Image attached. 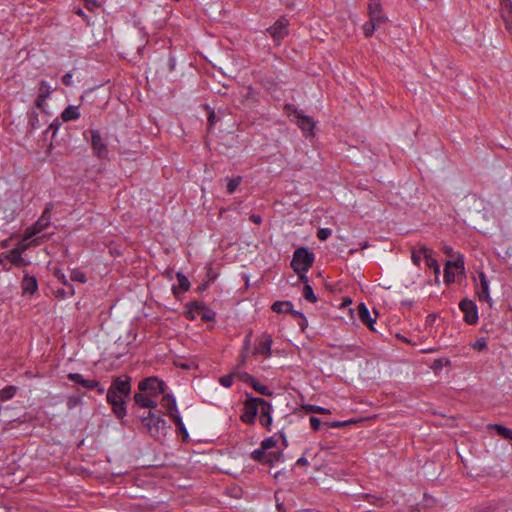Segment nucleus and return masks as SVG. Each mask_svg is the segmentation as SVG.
Here are the masks:
<instances>
[{"label": "nucleus", "mask_w": 512, "mask_h": 512, "mask_svg": "<svg viewBox=\"0 0 512 512\" xmlns=\"http://www.w3.org/2000/svg\"><path fill=\"white\" fill-rule=\"evenodd\" d=\"M460 310L464 313V320L469 325H475L478 321V310L476 304L469 299H463L459 303Z\"/></svg>", "instance_id": "obj_8"}, {"label": "nucleus", "mask_w": 512, "mask_h": 512, "mask_svg": "<svg viewBox=\"0 0 512 512\" xmlns=\"http://www.w3.org/2000/svg\"><path fill=\"white\" fill-rule=\"evenodd\" d=\"M55 276L57 277V279L64 285V286H67V285H72L71 283L68 282V280L66 279V276L63 272H61L60 270H55L54 272Z\"/></svg>", "instance_id": "obj_50"}, {"label": "nucleus", "mask_w": 512, "mask_h": 512, "mask_svg": "<svg viewBox=\"0 0 512 512\" xmlns=\"http://www.w3.org/2000/svg\"><path fill=\"white\" fill-rule=\"evenodd\" d=\"M175 59L174 57L170 54L169 55V61H168V66H169V70L170 71H173L175 69Z\"/></svg>", "instance_id": "obj_61"}, {"label": "nucleus", "mask_w": 512, "mask_h": 512, "mask_svg": "<svg viewBox=\"0 0 512 512\" xmlns=\"http://www.w3.org/2000/svg\"><path fill=\"white\" fill-rule=\"evenodd\" d=\"M489 428L496 430L497 434L504 439L512 440V430L500 424H491Z\"/></svg>", "instance_id": "obj_24"}, {"label": "nucleus", "mask_w": 512, "mask_h": 512, "mask_svg": "<svg viewBox=\"0 0 512 512\" xmlns=\"http://www.w3.org/2000/svg\"><path fill=\"white\" fill-rule=\"evenodd\" d=\"M250 220L255 224H260L262 222V217L260 215L252 214L250 216Z\"/></svg>", "instance_id": "obj_59"}, {"label": "nucleus", "mask_w": 512, "mask_h": 512, "mask_svg": "<svg viewBox=\"0 0 512 512\" xmlns=\"http://www.w3.org/2000/svg\"><path fill=\"white\" fill-rule=\"evenodd\" d=\"M75 294V290L73 285H67L65 288L58 289L56 291V296L60 298H65L66 296H72Z\"/></svg>", "instance_id": "obj_36"}, {"label": "nucleus", "mask_w": 512, "mask_h": 512, "mask_svg": "<svg viewBox=\"0 0 512 512\" xmlns=\"http://www.w3.org/2000/svg\"><path fill=\"white\" fill-rule=\"evenodd\" d=\"M369 20L384 23L386 18L383 15L382 7L379 0H372L368 7Z\"/></svg>", "instance_id": "obj_14"}, {"label": "nucleus", "mask_w": 512, "mask_h": 512, "mask_svg": "<svg viewBox=\"0 0 512 512\" xmlns=\"http://www.w3.org/2000/svg\"><path fill=\"white\" fill-rule=\"evenodd\" d=\"M294 121L306 136L313 135V129L315 124L312 118L305 116L303 114H297V118L294 119Z\"/></svg>", "instance_id": "obj_13"}, {"label": "nucleus", "mask_w": 512, "mask_h": 512, "mask_svg": "<svg viewBox=\"0 0 512 512\" xmlns=\"http://www.w3.org/2000/svg\"><path fill=\"white\" fill-rule=\"evenodd\" d=\"M299 275V279L306 285V284H309L308 283V277L306 276L305 273H300L298 274Z\"/></svg>", "instance_id": "obj_63"}, {"label": "nucleus", "mask_w": 512, "mask_h": 512, "mask_svg": "<svg viewBox=\"0 0 512 512\" xmlns=\"http://www.w3.org/2000/svg\"><path fill=\"white\" fill-rule=\"evenodd\" d=\"M190 307L194 309L198 316H200L204 321H213L215 319V312L207 307L203 302L194 301L191 303Z\"/></svg>", "instance_id": "obj_12"}, {"label": "nucleus", "mask_w": 512, "mask_h": 512, "mask_svg": "<svg viewBox=\"0 0 512 512\" xmlns=\"http://www.w3.org/2000/svg\"><path fill=\"white\" fill-rule=\"evenodd\" d=\"M259 421L263 427L270 431V427L272 424V405L263 399L262 404L260 405L259 412Z\"/></svg>", "instance_id": "obj_11"}, {"label": "nucleus", "mask_w": 512, "mask_h": 512, "mask_svg": "<svg viewBox=\"0 0 512 512\" xmlns=\"http://www.w3.org/2000/svg\"><path fill=\"white\" fill-rule=\"evenodd\" d=\"M473 349L475 350H484L487 348V343L485 341L484 338H481V339H478L473 345H472Z\"/></svg>", "instance_id": "obj_49"}, {"label": "nucleus", "mask_w": 512, "mask_h": 512, "mask_svg": "<svg viewBox=\"0 0 512 512\" xmlns=\"http://www.w3.org/2000/svg\"><path fill=\"white\" fill-rule=\"evenodd\" d=\"M452 266L461 272L464 271V257L462 254H458L457 258L452 262Z\"/></svg>", "instance_id": "obj_44"}, {"label": "nucleus", "mask_w": 512, "mask_h": 512, "mask_svg": "<svg viewBox=\"0 0 512 512\" xmlns=\"http://www.w3.org/2000/svg\"><path fill=\"white\" fill-rule=\"evenodd\" d=\"M451 266L452 262L447 261L444 267V281L446 284H450L455 280L454 273L451 271Z\"/></svg>", "instance_id": "obj_34"}, {"label": "nucleus", "mask_w": 512, "mask_h": 512, "mask_svg": "<svg viewBox=\"0 0 512 512\" xmlns=\"http://www.w3.org/2000/svg\"><path fill=\"white\" fill-rule=\"evenodd\" d=\"M425 263H426V266L430 269H433L437 265H439L438 261L433 257L431 250L428 254H426Z\"/></svg>", "instance_id": "obj_42"}, {"label": "nucleus", "mask_w": 512, "mask_h": 512, "mask_svg": "<svg viewBox=\"0 0 512 512\" xmlns=\"http://www.w3.org/2000/svg\"><path fill=\"white\" fill-rule=\"evenodd\" d=\"M284 110L288 113V115H294V118H297V114H302L300 111H298L293 104H286L284 106Z\"/></svg>", "instance_id": "obj_48"}, {"label": "nucleus", "mask_w": 512, "mask_h": 512, "mask_svg": "<svg viewBox=\"0 0 512 512\" xmlns=\"http://www.w3.org/2000/svg\"><path fill=\"white\" fill-rule=\"evenodd\" d=\"M282 456V452L276 451V452H269L267 453V459L269 461H265L266 465H274V463L278 462Z\"/></svg>", "instance_id": "obj_37"}, {"label": "nucleus", "mask_w": 512, "mask_h": 512, "mask_svg": "<svg viewBox=\"0 0 512 512\" xmlns=\"http://www.w3.org/2000/svg\"><path fill=\"white\" fill-rule=\"evenodd\" d=\"M80 117V112L78 106L69 105L64 111L61 113V119L64 122L77 120Z\"/></svg>", "instance_id": "obj_22"}, {"label": "nucleus", "mask_w": 512, "mask_h": 512, "mask_svg": "<svg viewBox=\"0 0 512 512\" xmlns=\"http://www.w3.org/2000/svg\"><path fill=\"white\" fill-rule=\"evenodd\" d=\"M17 392V387L14 385L6 386L3 389H0V401H7L15 396Z\"/></svg>", "instance_id": "obj_26"}, {"label": "nucleus", "mask_w": 512, "mask_h": 512, "mask_svg": "<svg viewBox=\"0 0 512 512\" xmlns=\"http://www.w3.org/2000/svg\"><path fill=\"white\" fill-rule=\"evenodd\" d=\"M251 458L254 460V461H257V462H260L262 464H265V461H267V453H266V450H264L262 447L259 448V449H256L254 450L252 453H251Z\"/></svg>", "instance_id": "obj_30"}, {"label": "nucleus", "mask_w": 512, "mask_h": 512, "mask_svg": "<svg viewBox=\"0 0 512 512\" xmlns=\"http://www.w3.org/2000/svg\"><path fill=\"white\" fill-rule=\"evenodd\" d=\"M21 287L23 294H34L38 290L36 277L25 273L22 279Z\"/></svg>", "instance_id": "obj_16"}, {"label": "nucleus", "mask_w": 512, "mask_h": 512, "mask_svg": "<svg viewBox=\"0 0 512 512\" xmlns=\"http://www.w3.org/2000/svg\"><path fill=\"white\" fill-rule=\"evenodd\" d=\"M272 337L271 335L264 333L257 339V344L253 351L254 355H263L266 358L271 356V346H272Z\"/></svg>", "instance_id": "obj_9"}, {"label": "nucleus", "mask_w": 512, "mask_h": 512, "mask_svg": "<svg viewBox=\"0 0 512 512\" xmlns=\"http://www.w3.org/2000/svg\"><path fill=\"white\" fill-rule=\"evenodd\" d=\"M22 251H23L22 248L16 247V248L10 250L9 253L7 254V259L16 267H22V266L27 265V262L22 257Z\"/></svg>", "instance_id": "obj_19"}, {"label": "nucleus", "mask_w": 512, "mask_h": 512, "mask_svg": "<svg viewBox=\"0 0 512 512\" xmlns=\"http://www.w3.org/2000/svg\"><path fill=\"white\" fill-rule=\"evenodd\" d=\"M177 282L178 284L177 285H173L172 286V291H173V294L176 296V297H179L181 294H183L184 292H186L189 287H190V282L189 280L186 278V276H184L182 273L178 272L177 273Z\"/></svg>", "instance_id": "obj_18"}, {"label": "nucleus", "mask_w": 512, "mask_h": 512, "mask_svg": "<svg viewBox=\"0 0 512 512\" xmlns=\"http://www.w3.org/2000/svg\"><path fill=\"white\" fill-rule=\"evenodd\" d=\"M303 410L307 413L330 414L329 409L312 404L304 405Z\"/></svg>", "instance_id": "obj_29"}, {"label": "nucleus", "mask_w": 512, "mask_h": 512, "mask_svg": "<svg viewBox=\"0 0 512 512\" xmlns=\"http://www.w3.org/2000/svg\"><path fill=\"white\" fill-rule=\"evenodd\" d=\"M83 387H85L89 390L95 389L101 395L104 394V392H105V389L103 386H101L100 382L97 380H94V379L93 380L86 379Z\"/></svg>", "instance_id": "obj_27"}, {"label": "nucleus", "mask_w": 512, "mask_h": 512, "mask_svg": "<svg viewBox=\"0 0 512 512\" xmlns=\"http://www.w3.org/2000/svg\"><path fill=\"white\" fill-rule=\"evenodd\" d=\"M479 278L481 283V291L478 292V297L480 301L486 302L490 299L489 282L487 280L486 275L483 272L479 274Z\"/></svg>", "instance_id": "obj_20"}, {"label": "nucleus", "mask_w": 512, "mask_h": 512, "mask_svg": "<svg viewBox=\"0 0 512 512\" xmlns=\"http://www.w3.org/2000/svg\"><path fill=\"white\" fill-rule=\"evenodd\" d=\"M357 310H358L359 319L364 324H366L370 330L375 331L373 324L375 323L376 318L371 317V314H370L368 308L365 306V304L364 303L359 304Z\"/></svg>", "instance_id": "obj_17"}, {"label": "nucleus", "mask_w": 512, "mask_h": 512, "mask_svg": "<svg viewBox=\"0 0 512 512\" xmlns=\"http://www.w3.org/2000/svg\"><path fill=\"white\" fill-rule=\"evenodd\" d=\"M164 381H162V414H166L176 425L179 435L183 442L189 439L188 431L182 421L177 409L176 399L172 394L165 393Z\"/></svg>", "instance_id": "obj_3"}, {"label": "nucleus", "mask_w": 512, "mask_h": 512, "mask_svg": "<svg viewBox=\"0 0 512 512\" xmlns=\"http://www.w3.org/2000/svg\"><path fill=\"white\" fill-rule=\"evenodd\" d=\"M444 253L449 255V256H452V252H453V249L452 247L450 246H445L444 249H443Z\"/></svg>", "instance_id": "obj_64"}, {"label": "nucleus", "mask_w": 512, "mask_h": 512, "mask_svg": "<svg viewBox=\"0 0 512 512\" xmlns=\"http://www.w3.org/2000/svg\"><path fill=\"white\" fill-rule=\"evenodd\" d=\"M70 278L72 281H77L80 283H85L87 281L86 275L77 269L72 270Z\"/></svg>", "instance_id": "obj_38"}, {"label": "nucleus", "mask_w": 512, "mask_h": 512, "mask_svg": "<svg viewBox=\"0 0 512 512\" xmlns=\"http://www.w3.org/2000/svg\"><path fill=\"white\" fill-rule=\"evenodd\" d=\"M131 392V377L121 375L113 380L111 387L107 391V402L112 406L114 414L122 419L126 415L125 398Z\"/></svg>", "instance_id": "obj_2"}, {"label": "nucleus", "mask_w": 512, "mask_h": 512, "mask_svg": "<svg viewBox=\"0 0 512 512\" xmlns=\"http://www.w3.org/2000/svg\"><path fill=\"white\" fill-rule=\"evenodd\" d=\"M235 376L238 377L239 380H241L242 382L247 383L249 385H252V383H254L256 379L247 372H235Z\"/></svg>", "instance_id": "obj_39"}, {"label": "nucleus", "mask_w": 512, "mask_h": 512, "mask_svg": "<svg viewBox=\"0 0 512 512\" xmlns=\"http://www.w3.org/2000/svg\"><path fill=\"white\" fill-rule=\"evenodd\" d=\"M89 133L91 135V147L94 154L100 159L107 158L109 153L108 147L102 139L100 132L98 130L91 129L89 130Z\"/></svg>", "instance_id": "obj_6"}, {"label": "nucleus", "mask_w": 512, "mask_h": 512, "mask_svg": "<svg viewBox=\"0 0 512 512\" xmlns=\"http://www.w3.org/2000/svg\"><path fill=\"white\" fill-rule=\"evenodd\" d=\"M45 101L46 100H41L40 96H37L35 100V106L41 111L45 112Z\"/></svg>", "instance_id": "obj_58"}, {"label": "nucleus", "mask_w": 512, "mask_h": 512, "mask_svg": "<svg viewBox=\"0 0 512 512\" xmlns=\"http://www.w3.org/2000/svg\"><path fill=\"white\" fill-rule=\"evenodd\" d=\"M292 307L293 304L290 301H276L271 308L276 313H290Z\"/></svg>", "instance_id": "obj_23"}, {"label": "nucleus", "mask_w": 512, "mask_h": 512, "mask_svg": "<svg viewBox=\"0 0 512 512\" xmlns=\"http://www.w3.org/2000/svg\"><path fill=\"white\" fill-rule=\"evenodd\" d=\"M289 21L285 17L279 18L267 31L275 42L280 43L288 35Z\"/></svg>", "instance_id": "obj_7"}, {"label": "nucleus", "mask_w": 512, "mask_h": 512, "mask_svg": "<svg viewBox=\"0 0 512 512\" xmlns=\"http://www.w3.org/2000/svg\"><path fill=\"white\" fill-rule=\"evenodd\" d=\"M501 10V18L505 24L506 30L512 34V2L511 0H505L503 8Z\"/></svg>", "instance_id": "obj_15"}, {"label": "nucleus", "mask_w": 512, "mask_h": 512, "mask_svg": "<svg viewBox=\"0 0 512 512\" xmlns=\"http://www.w3.org/2000/svg\"><path fill=\"white\" fill-rule=\"evenodd\" d=\"M308 464L309 462L305 457H300L296 462L297 466H307Z\"/></svg>", "instance_id": "obj_62"}, {"label": "nucleus", "mask_w": 512, "mask_h": 512, "mask_svg": "<svg viewBox=\"0 0 512 512\" xmlns=\"http://www.w3.org/2000/svg\"><path fill=\"white\" fill-rule=\"evenodd\" d=\"M262 402V398L253 397L251 394L246 393L243 413L240 416L241 421L248 425H253L256 421V416Z\"/></svg>", "instance_id": "obj_5"}, {"label": "nucleus", "mask_w": 512, "mask_h": 512, "mask_svg": "<svg viewBox=\"0 0 512 512\" xmlns=\"http://www.w3.org/2000/svg\"><path fill=\"white\" fill-rule=\"evenodd\" d=\"M276 439L274 437H268L266 439H264L262 442H261V447L264 449V450H268L270 448H273L274 446H276Z\"/></svg>", "instance_id": "obj_43"}, {"label": "nucleus", "mask_w": 512, "mask_h": 512, "mask_svg": "<svg viewBox=\"0 0 512 512\" xmlns=\"http://www.w3.org/2000/svg\"><path fill=\"white\" fill-rule=\"evenodd\" d=\"M138 392L134 394L135 404L144 409L138 417L141 419L145 431L154 438L159 436L160 410L158 396L160 394V380L157 376L142 379L138 383Z\"/></svg>", "instance_id": "obj_1"}, {"label": "nucleus", "mask_w": 512, "mask_h": 512, "mask_svg": "<svg viewBox=\"0 0 512 512\" xmlns=\"http://www.w3.org/2000/svg\"><path fill=\"white\" fill-rule=\"evenodd\" d=\"M217 121L216 119V114L213 110L209 111V114H208V126L211 127L215 124V122Z\"/></svg>", "instance_id": "obj_57"}, {"label": "nucleus", "mask_w": 512, "mask_h": 512, "mask_svg": "<svg viewBox=\"0 0 512 512\" xmlns=\"http://www.w3.org/2000/svg\"><path fill=\"white\" fill-rule=\"evenodd\" d=\"M332 234L331 229L329 228H320L317 232V237L321 241L327 240Z\"/></svg>", "instance_id": "obj_41"}, {"label": "nucleus", "mask_w": 512, "mask_h": 512, "mask_svg": "<svg viewBox=\"0 0 512 512\" xmlns=\"http://www.w3.org/2000/svg\"><path fill=\"white\" fill-rule=\"evenodd\" d=\"M72 73L68 72L62 77V83L65 86H71L72 85Z\"/></svg>", "instance_id": "obj_55"}, {"label": "nucleus", "mask_w": 512, "mask_h": 512, "mask_svg": "<svg viewBox=\"0 0 512 512\" xmlns=\"http://www.w3.org/2000/svg\"><path fill=\"white\" fill-rule=\"evenodd\" d=\"M53 209V204L48 203L41 215V217L37 220V222L33 225L32 234H37L44 231L50 225L51 219V211Z\"/></svg>", "instance_id": "obj_10"}, {"label": "nucleus", "mask_w": 512, "mask_h": 512, "mask_svg": "<svg viewBox=\"0 0 512 512\" xmlns=\"http://www.w3.org/2000/svg\"><path fill=\"white\" fill-rule=\"evenodd\" d=\"M382 23L369 20L363 25V32L366 37H371L376 29V27L380 26Z\"/></svg>", "instance_id": "obj_28"}, {"label": "nucleus", "mask_w": 512, "mask_h": 512, "mask_svg": "<svg viewBox=\"0 0 512 512\" xmlns=\"http://www.w3.org/2000/svg\"><path fill=\"white\" fill-rule=\"evenodd\" d=\"M429 252H430V249L423 244H420L418 249L414 248L411 253V259H412L413 263L417 266H420L422 257H424V259H425L426 254H428Z\"/></svg>", "instance_id": "obj_21"}, {"label": "nucleus", "mask_w": 512, "mask_h": 512, "mask_svg": "<svg viewBox=\"0 0 512 512\" xmlns=\"http://www.w3.org/2000/svg\"><path fill=\"white\" fill-rule=\"evenodd\" d=\"M61 123L59 122L58 119L54 120L48 127V129L46 130L45 133H47L49 130L52 131V136L54 137L55 134L57 133L59 127H60Z\"/></svg>", "instance_id": "obj_53"}, {"label": "nucleus", "mask_w": 512, "mask_h": 512, "mask_svg": "<svg viewBox=\"0 0 512 512\" xmlns=\"http://www.w3.org/2000/svg\"><path fill=\"white\" fill-rule=\"evenodd\" d=\"M279 494H280L279 492H275V494H274V497L276 500V506H277L278 511L284 512L285 511L284 504L282 502H280Z\"/></svg>", "instance_id": "obj_56"}, {"label": "nucleus", "mask_w": 512, "mask_h": 512, "mask_svg": "<svg viewBox=\"0 0 512 512\" xmlns=\"http://www.w3.org/2000/svg\"><path fill=\"white\" fill-rule=\"evenodd\" d=\"M68 379L74 383L80 384L81 386L84 385V382L86 379L83 378V376L79 373H70L68 374Z\"/></svg>", "instance_id": "obj_46"}, {"label": "nucleus", "mask_w": 512, "mask_h": 512, "mask_svg": "<svg viewBox=\"0 0 512 512\" xmlns=\"http://www.w3.org/2000/svg\"><path fill=\"white\" fill-rule=\"evenodd\" d=\"M253 389L261 395L271 396L272 391L265 385L261 384L257 379H255L254 383L251 385Z\"/></svg>", "instance_id": "obj_31"}, {"label": "nucleus", "mask_w": 512, "mask_h": 512, "mask_svg": "<svg viewBox=\"0 0 512 512\" xmlns=\"http://www.w3.org/2000/svg\"><path fill=\"white\" fill-rule=\"evenodd\" d=\"M84 2H85V8L90 11H93L95 8H97L99 6L98 3L96 2V0H84Z\"/></svg>", "instance_id": "obj_54"}, {"label": "nucleus", "mask_w": 512, "mask_h": 512, "mask_svg": "<svg viewBox=\"0 0 512 512\" xmlns=\"http://www.w3.org/2000/svg\"><path fill=\"white\" fill-rule=\"evenodd\" d=\"M235 377V372L230 373L228 375H224L219 379V382L222 386L226 388H230L233 385V379Z\"/></svg>", "instance_id": "obj_40"}, {"label": "nucleus", "mask_w": 512, "mask_h": 512, "mask_svg": "<svg viewBox=\"0 0 512 512\" xmlns=\"http://www.w3.org/2000/svg\"><path fill=\"white\" fill-rule=\"evenodd\" d=\"M241 182H242L241 176L229 178L228 183H227V193L233 194Z\"/></svg>", "instance_id": "obj_33"}, {"label": "nucleus", "mask_w": 512, "mask_h": 512, "mask_svg": "<svg viewBox=\"0 0 512 512\" xmlns=\"http://www.w3.org/2000/svg\"><path fill=\"white\" fill-rule=\"evenodd\" d=\"M315 255L306 248H297L293 253L291 267L297 273H306L313 265Z\"/></svg>", "instance_id": "obj_4"}, {"label": "nucleus", "mask_w": 512, "mask_h": 512, "mask_svg": "<svg viewBox=\"0 0 512 512\" xmlns=\"http://www.w3.org/2000/svg\"><path fill=\"white\" fill-rule=\"evenodd\" d=\"M295 318H299L302 320V323H300L301 327L304 328V326L307 324V319L304 316V314L300 311H296L292 308V312H290Z\"/></svg>", "instance_id": "obj_51"}, {"label": "nucleus", "mask_w": 512, "mask_h": 512, "mask_svg": "<svg viewBox=\"0 0 512 512\" xmlns=\"http://www.w3.org/2000/svg\"><path fill=\"white\" fill-rule=\"evenodd\" d=\"M351 423H354V421L353 420L333 421V422L326 423V425L330 428H342V427L350 425Z\"/></svg>", "instance_id": "obj_47"}, {"label": "nucleus", "mask_w": 512, "mask_h": 512, "mask_svg": "<svg viewBox=\"0 0 512 512\" xmlns=\"http://www.w3.org/2000/svg\"><path fill=\"white\" fill-rule=\"evenodd\" d=\"M309 422H310V425H311V428L314 430V431H318L320 426H321V421L319 418L315 417V416H311L310 419H309Z\"/></svg>", "instance_id": "obj_52"}, {"label": "nucleus", "mask_w": 512, "mask_h": 512, "mask_svg": "<svg viewBox=\"0 0 512 512\" xmlns=\"http://www.w3.org/2000/svg\"><path fill=\"white\" fill-rule=\"evenodd\" d=\"M250 339H251V332L248 335H246V337H245L243 352L248 350L249 345H250Z\"/></svg>", "instance_id": "obj_60"}, {"label": "nucleus", "mask_w": 512, "mask_h": 512, "mask_svg": "<svg viewBox=\"0 0 512 512\" xmlns=\"http://www.w3.org/2000/svg\"><path fill=\"white\" fill-rule=\"evenodd\" d=\"M303 297H304L307 301H309V302H311V303H315V302H317V300H318V298H317V297H316V295L314 294L313 289H312V287H311V285H310V284H306V285H304V287H303Z\"/></svg>", "instance_id": "obj_32"}, {"label": "nucleus", "mask_w": 512, "mask_h": 512, "mask_svg": "<svg viewBox=\"0 0 512 512\" xmlns=\"http://www.w3.org/2000/svg\"><path fill=\"white\" fill-rule=\"evenodd\" d=\"M52 92L51 86L45 80H41L38 87V96L41 100H46Z\"/></svg>", "instance_id": "obj_25"}, {"label": "nucleus", "mask_w": 512, "mask_h": 512, "mask_svg": "<svg viewBox=\"0 0 512 512\" xmlns=\"http://www.w3.org/2000/svg\"><path fill=\"white\" fill-rule=\"evenodd\" d=\"M28 126L31 130H36L40 127L38 113L36 111H32L29 114Z\"/></svg>", "instance_id": "obj_35"}, {"label": "nucleus", "mask_w": 512, "mask_h": 512, "mask_svg": "<svg viewBox=\"0 0 512 512\" xmlns=\"http://www.w3.org/2000/svg\"><path fill=\"white\" fill-rule=\"evenodd\" d=\"M68 379L74 383L80 384L81 386L84 385V382L86 379L83 378V376L79 373H70L68 374Z\"/></svg>", "instance_id": "obj_45"}]
</instances>
